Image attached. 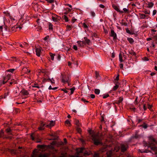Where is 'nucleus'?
Masks as SVG:
<instances>
[{
  "label": "nucleus",
  "instance_id": "52",
  "mask_svg": "<svg viewBox=\"0 0 157 157\" xmlns=\"http://www.w3.org/2000/svg\"><path fill=\"white\" fill-rule=\"evenodd\" d=\"M81 100H82V101H83L84 102H86L87 103L89 102V101H88L86 100L85 99H84L83 98H82L81 99Z\"/></svg>",
  "mask_w": 157,
  "mask_h": 157
},
{
  "label": "nucleus",
  "instance_id": "21",
  "mask_svg": "<svg viewBox=\"0 0 157 157\" xmlns=\"http://www.w3.org/2000/svg\"><path fill=\"white\" fill-rule=\"evenodd\" d=\"M94 93L97 94H98L100 93V90L98 89H95Z\"/></svg>",
  "mask_w": 157,
  "mask_h": 157
},
{
  "label": "nucleus",
  "instance_id": "61",
  "mask_svg": "<svg viewBox=\"0 0 157 157\" xmlns=\"http://www.w3.org/2000/svg\"><path fill=\"white\" fill-rule=\"evenodd\" d=\"M91 98H94L95 97V96L94 94H91L90 95Z\"/></svg>",
  "mask_w": 157,
  "mask_h": 157
},
{
  "label": "nucleus",
  "instance_id": "17",
  "mask_svg": "<svg viewBox=\"0 0 157 157\" xmlns=\"http://www.w3.org/2000/svg\"><path fill=\"white\" fill-rule=\"evenodd\" d=\"M149 138V140L151 141H152L154 143H156V142L155 140L153 138V137L152 136H150Z\"/></svg>",
  "mask_w": 157,
  "mask_h": 157
},
{
  "label": "nucleus",
  "instance_id": "41",
  "mask_svg": "<svg viewBox=\"0 0 157 157\" xmlns=\"http://www.w3.org/2000/svg\"><path fill=\"white\" fill-rule=\"evenodd\" d=\"M95 74L96 77L97 78H98L99 76V73L97 71H95Z\"/></svg>",
  "mask_w": 157,
  "mask_h": 157
},
{
  "label": "nucleus",
  "instance_id": "59",
  "mask_svg": "<svg viewBox=\"0 0 157 157\" xmlns=\"http://www.w3.org/2000/svg\"><path fill=\"white\" fill-rule=\"evenodd\" d=\"M119 66L120 67V68L123 69V64L121 63L120 64Z\"/></svg>",
  "mask_w": 157,
  "mask_h": 157
},
{
  "label": "nucleus",
  "instance_id": "24",
  "mask_svg": "<svg viewBox=\"0 0 157 157\" xmlns=\"http://www.w3.org/2000/svg\"><path fill=\"white\" fill-rule=\"evenodd\" d=\"M65 124H68L69 126H71V124L70 121L68 120H67L65 122Z\"/></svg>",
  "mask_w": 157,
  "mask_h": 157
},
{
  "label": "nucleus",
  "instance_id": "7",
  "mask_svg": "<svg viewBox=\"0 0 157 157\" xmlns=\"http://www.w3.org/2000/svg\"><path fill=\"white\" fill-rule=\"evenodd\" d=\"M36 55L38 56H40V53L41 52V50L40 48H36Z\"/></svg>",
  "mask_w": 157,
  "mask_h": 157
},
{
  "label": "nucleus",
  "instance_id": "12",
  "mask_svg": "<svg viewBox=\"0 0 157 157\" xmlns=\"http://www.w3.org/2000/svg\"><path fill=\"white\" fill-rule=\"evenodd\" d=\"M78 46L80 47H82L84 46V42L83 41H79L77 42Z\"/></svg>",
  "mask_w": 157,
  "mask_h": 157
},
{
  "label": "nucleus",
  "instance_id": "18",
  "mask_svg": "<svg viewBox=\"0 0 157 157\" xmlns=\"http://www.w3.org/2000/svg\"><path fill=\"white\" fill-rule=\"evenodd\" d=\"M112 153V151H109V152H108L107 154V157H111V156Z\"/></svg>",
  "mask_w": 157,
  "mask_h": 157
},
{
  "label": "nucleus",
  "instance_id": "63",
  "mask_svg": "<svg viewBox=\"0 0 157 157\" xmlns=\"http://www.w3.org/2000/svg\"><path fill=\"white\" fill-rule=\"evenodd\" d=\"M61 90L63 91L65 93H67L68 91L65 89H62Z\"/></svg>",
  "mask_w": 157,
  "mask_h": 157
},
{
  "label": "nucleus",
  "instance_id": "44",
  "mask_svg": "<svg viewBox=\"0 0 157 157\" xmlns=\"http://www.w3.org/2000/svg\"><path fill=\"white\" fill-rule=\"evenodd\" d=\"M83 27H84V28H88L87 26V25L85 23H83Z\"/></svg>",
  "mask_w": 157,
  "mask_h": 157
},
{
  "label": "nucleus",
  "instance_id": "2",
  "mask_svg": "<svg viewBox=\"0 0 157 157\" xmlns=\"http://www.w3.org/2000/svg\"><path fill=\"white\" fill-rule=\"evenodd\" d=\"M69 80V78L68 76L64 74H61V82L64 83H68Z\"/></svg>",
  "mask_w": 157,
  "mask_h": 157
},
{
  "label": "nucleus",
  "instance_id": "37",
  "mask_svg": "<svg viewBox=\"0 0 157 157\" xmlns=\"http://www.w3.org/2000/svg\"><path fill=\"white\" fill-rule=\"evenodd\" d=\"M90 13H91V16L93 17H94L95 16V13L94 12L91 11L90 12Z\"/></svg>",
  "mask_w": 157,
  "mask_h": 157
},
{
  "label": "nucleus",
  "instance_id": "14",
  "mask_svg": "<svg viewBox=\"0 0 157 157\" xmlns=\"http://www.w3.org/2000/svg\"><path fill=\"white\" fill-rule=\"evenodd\" d=\"M107 148L106 146H103L101 147L100 149V151L101 152H103L105 151L106 149Z\"/></svg>",
  "mask_w": 157,
  "mask_h": 157
},
{
  "label": "nucleus",
  "instance_id": "48",
  "mask_svg": "<svg viewBox=\"0 0 157 157\" xmlns=\"http://www.w3.org/2000/svg\"><path fill=\"white\" fill-rule=\"evenodd\" d=\"M109 94H106L105 95H104L103 96V98H105L109 97Z\"/></svg>",
  "mask_w": 157,
  "mask_h": 157
},
{
  "label": "nucleus",
  "instance_id": "46",
  "mask_svg": "<svg viewBox=\"0 0 157 157\" xmlns=\"http://www.w3.org/2000/svg\"><path fill=\"white\" fill-rule=\"evenodd\" d=\"M34 135L33 133H32L31 135V137L32 140H34Z\"/></svg>",
  "mask_w": 157,
  "mask_h": 157
},
{
  "label": "nucleus",
  "instance_id": "25",
  "mask_svg": "<svg viewBox=\"0 0 157 157\" xmlns=\"http://www.w3.org/2000/svg\"><path fill=\"white\" fill-rule=\"evenodd\" d=\"M119 60L121 62H122L123 61L122 55L120 53L119 55Z\"/></svg>",
  "mask_w": 157,
  "mask_h": 157
},
{
  "label": "nucleus",
  "instance_id": "53",
  "mask_svg": "<svg viewBox=\"0 0 157 157\" xmlns=\"http://www.w3.org/2000/svg\"><path fill=\"white\" fill-rule=\"evenodd\" d=\"M73 48L75 50H77V46L75 45H74L73 47Z\"/></svg>",
  "mask_w": 157,
  "mask_h": 157
},
{
  "label": "nucleus",
  "instance_id": "8",
  "mask_svg": "<svg viewBox=\"0 0 157 157\" xmlns=\"http://www.w3.org/2000/svg\"><path fill=\"white\" fill-rule=\"evenodd\" d=\"M10 152L12 154H16L17 153H20L21 152V151L20 150L18 151L13 149L11 150Z\"/></svg>",
  "mask_w": 157,
  "mask_h": 157
},
{
  "label": "nucleus",
  "instance_id": "22",
  "mask_svg": "<svg viewBox=\"0 0 157 157\" xmlns=\"http://www.w3.org/2000/svg\"><path fill=\"white\" fill-rule=\"evenodd\" d=\"M4 135V132L2 130L0 132V138L3 137Z\"/></svg>",
  "mask_w": 157,
  "mask_h": 157
},
{
  "label": "nucleus",
  "instance_id": "29",
  "mask_svg": "<svg viewBox=\"0 0 157 157\" xmlns=\"http://www.w3.org/2000/svg\"><path fill=\"white\" fill-rule=\"evenodd\" d=\"M77 130L78 133H80L81 132L82 130L81 129L79 128V127H77Z\"/></svg>",
  "mask_w": 157,
  "mask_h": 157
},
{
  "label": "nucleus",
  "instance_id": "47",
  "mask_svg": "<svg viewBox=\"0 0 157 157\" xmlns=\"http://www.w3.org/2000/svg\"><path fill=\"white\" fill-rule=\"evenodd\" d=\"M143 107L144 110H146L147 109V107L146 106V105L145 104H143Z\"/></svg>",
  "mask_w": 157,
  "mask_h": 157
},
{
  "label": "nucleus",
  "instance_id": "15",
  "mask_svg": "<svg viewBox=\"0 0 157 157\" xmlns=\"http://www.w3.org/2000/svg\"><path fill=\"white\" fill-rule=\"evenodd\" d=\"M149 147L151 148V150L154 151H156V152H155V153H157V147L155 146H151V145Z\"/></svg>",
  "mask_w": 157,
  "mask_h": 157
},
{
  "label": "nucleus",
  "instance_id": "38",
  "mask_svg": "<svg viewBox=\"0 0 157 157\" xmlns=\"http://www.w3.org/2000/svg\"><path fill=\"white\" fill-rule=\"evenodd\" d=\"M14 70H15L14 69H10L7 70V71L8 72H13L14 71Z\"/></svg>",
  "mask_w": 157,
  "mask_h": 157
},
{
  "label": "nucleus",
  "instance_id": "32",
  "mask_svg": "<svg viewBox=\"0 0 157 157\" xmlns=\"http://www.w3.org/2000/svg\"><path fill=\"white\" fill-rule=\"evenodd\" d=\"M123 100V98L122 97H121L119 100L118 101V103L120 104V103Z\"/></svg>",
  "mask_w": 157,
  "mask_h": 157
},
{
  "label": "nucleus",
  "instance_id": "50",
  "mask_svg": "<svg viewBox=\"0 0 157 157\" xmlns=\"http://www.w3.org/2000/svg\"><path fill=\"white\" fill-rule=\"evenodd\" d=\"M6 131L7 133L10 132L11 131V130L10 129L8 128L6 129Z\"/></svg>",
  "mask_w": 157,
  "mask_h": 157
},
{
  "label": "nucleus",
  "instance_id": "10",
  "mask_svg": "<svg viewBox=\"0 0 157 157\" xmlns=\"http://www.w3.org/2000/svg\"><path fill=\"white\" fill-rule=\"evenodd\" d=\"M113 8L116 11H117L118 12H120L121 13H123V11H121L119 9L118 7L117 6L114 5H113Z\"/></svg>",
  "mask_w": 157,
  "mask_h": 157
},
{
  "label": "nucleus",
  "instance_id": "54",
  "mask_svg": "<svg viewBox=\"0 0 157 157\" xmlns=\"http://www.w3.org/2000/svg\"><path fill=\"white\" fill-rule=\"evenodd\" d=\"M49 81V78L48 79H46L44 78L43 79V82H44L47 81Z\"/></svg>",
  "mask_w": 157,
  "mask_h": 157
},
{
  "label": "nucleus",
  "instance_id": "34",
  "mask_svg": "<svg viewBox=\"0 0 157 157\" xmlns=\"http://www.w3.org/2000/svg\"><path fill=\"white\" fill-rule=\"evenodd\" d=\"M52 19L53 21L55 22H57L58 21L56 17H52Z\"/></svg>",
  "mask_w": 157,
  "mask_h": 157
},
{
  "label": "nucleus",
  "instance_id": "35",
  "mask_svg": "<svg viewBox=\"0 0 157 157\" xmlns=\"http://www.w3.org/2000/svg\"><path fill=\"white\" fill-rule=\"evenodd\" d=\"M32 87H36L38 88H40V87L38 86L37 84H34L32 86Z\"/></svg>",
  "mask_w": 157,
  "mask_h": 157
},
{
  "label": "nucleus",
  "instance_id": "33",
  "mask_svg": "<svg viewBox=\"0 0 157 157\" xmlns=\"http://www.w3.org/2000/svg\"><path fill=\"white\" fill-rule=\"evenodd\" d=\"M64 19L65 20V21L66 22H67L68 21V18L67 16L65 15H64Z\"/></svg>",
  "mask_w": 157,
  "mask_h": 157
},
{
  "label": "nucleus",
  "instance_id": "9",
  "mask_svg": "<svg viewBox=\"0 0 157 157\" xmlns=\"http://www.w3.org/2000/svg\"><path fill=\"white\" fill-rule=\"evenodd\" d=\"M21 93L24 95H27L29 94L28 91L25 89H23L21 91Z\"/></svg>",
  "mask_w": 157,
  "mask_h": 157
},
{
  "label": "nucleus",
  "instance_id": "49",
  "mask_svg": "<svg viewBox=\"0 0 157 157\" xmlns=\"http://www.w3.org/2000/svg\"><path fill=\"white\" fill-rule=\"evenodd\" d=\"M119 74H118L117 76V77H116V78H115V80H116L117 81H118L119 79Z\"/></svg>",
  "mask_w": 157,
  "mask_h": 157
},
{
  "label": "nucleus",
  "instance_id": "60",
  "mask_svg": "<svg viewBox=\"0 0 157 157\" xmlns=\"http://www.w3.org/2000/svg\"><path fill=\"white\" fill-rule=\"evenodd\" d=\"M77 19L75 18H73L72 20V23H74L75 22V21H76Z\"/></svg>",
  "mask_w": 157,
  "mask_h": 157
},
{
  "label": "nucleus",
  "instance_id": "43",
  "mask_svg": "<svg viewBox=\"0 0 157 157\" xmlns=\"http://www.w3.org/2000/svg\"><path fill=\"white\" fill-rule=\"evenodd\" d=\"M3 26H4L3 25L0 26V32H3L2 29H3Z\"/></svg>",
  "mask_w": 157,
  "mask_h": 157
},
{
  "label": "nucleus",
  "instance_id": "23",
  "mask_svg": "<svg viewBox=\"0 0 157 157\" xmlns=\"http://www.w3.org/2000/svg\"><path fill=\"white\" fill-rule=\"evenodd\" d=\"M49 54L50 56H51V59L52 60H54V57L55 55L54 54H52L51 53H50Z\"/></svg>",
  "mask_w": 157,
  "mask_h": 157
},
{
  "label": "nucleus",
  "instance_id": "57",
  "mask_svg": "<svg viewBox=\"0 0 157 157\" xmlns=\"http://www.w3.org/2000/svg\"><path fill=\"white\" fill-rule=\"evenodd\" d=\"M45 125V124L42 121H41V123L40 126L43 127Z\"/></svg>",
  "mask_w": 157,
  "mask_h": 157
},
{
  "label": "nucleus",
  "instance_id": "3",
  "mask_svg": "<svg viewBox=\"0 0 157 157\" xmlns=\"http://www.w3.org/2000/svg\"><path fill=\"white\" fill-rule=\"evenodd\" d=\"M18 28L20 29H21V27L19 26L18 25H10L9 29L10 30H11L13 32H15L17 31V29Z\"/></svg>",
  "mask_w": 157,
  "mask_h": 157
},
{
  "label": "nucleus",
  "instance_id": "4",
  "mask_svg": "<svg viewBox=\"0 0 157 157\" xmlns=\"http://www.w3.org/2000/svg\"><path fill=\"white\" fill-rule=\"evenodd\" d=\"M10 75L8 74L6 76L3 77V80L2 81V84H5L9 79H10Z\"/></svg>",
  "mask_w": 157,
  "mask_h": 157
},
{
  "label": "nucleus",
  "instance_id": "16",
  "mask_svg": "<svg viewBox=\"0 0 157 157\" xmlns=\"http://www.w3.org/2000/svg\"><path fill=\"white\" fill-rule=\"evenodd\" d=\"M84 39L85 40L86 43L88 45H90V40L88 39L86 37H84Z\"/></svg>",
  "mask_w": 157,
  "mask_h": 157
},
{
  "label": "nucleus",
  "instance_id": "19",
  "mask_svg": "<svg viewBox=\"0 0 157 157\" xmlns=\"http://www.w3.org/2000/svg\"><path fill=\"white\" fill-rule=\"evenodd\" d=\"M22 70L25 71V73H27L28 72L30 73V71L28 70L26 68H23Z\"/></svg>",
  "mask_w": 157,
  "mask_h": 157
},
{
  "label": "nucleus",
  "instance_id": "64",
  "mask_svg": "<svg viewBox=\"0 0 157 157\" xmlns=\"http://www.w3.org/2000/svg\"><path fill=\"white\" fill-rule=\"evenodd\" d=\"M49 37V36H46L44 38V40H47L48 38Z\"/></svg>",
  "mask_w": 157,
  "mask_h": 157
},
{
  "label": "nucleus",
  "instance_id": "13",
  "mask_svg": "<svg viewBox=\"0 0 157 157\" xmlns=\"http://www.w3.org/2000/svg\"><path fill=\"white\" fill-rule=\"evenodd\" d=\"M49 155L48 153L44 154H40L38 157H48Z\"/></svg>",
  "mask_w": 157,
  "mask_h": 157
},
{
  "label": "nucleus",
  "instance_id": "6",
  "mask_svg": "<svg viewBox=\"0 0 157 157\" xmlns=\"http://www.w3.org/2000/svg\"><path fill=\"white\" fill-rule=\"evenodd\" d=\"M127 145L122 144L121 145V151L123 152L125 151L128 148Z\"/></svg>",
  "mask_w": 157,
  "mask_h": 157
},
{
  "label": "nucleus",
  "instance_id": "28",
  "mask_svg": "<svg viewBox=\"0 0 157 157\" xmlns=\"http://www.w3.org/2000/svg\"><path fill=\"white\" fill-rule=\"evenodd\" d=\"M45 147H46V145H38L37 146V147L38 148H42Z\"/></svg>",
  "mask_w": 157,
  "mask_h": 157
},
{
  "label": "nucleus",
  "instance_id": "55",
  "mask_svg": "<svg viewBox=\"0 0 157 157\" xmlns=\"http://www.w3.org/2000/svg\"><path fill=\"white\" fill-rule=\"evenodd\" d=\"M94 157H99L98 154L97 153H95L93 156Z\"/></svg>",
  "mask_w": 157,
  "mask_h": 157
},
{
  "label": "nucleus",
  "instance_id": "27",
  "mask_svg": "<svg viewBox=\"0 0 157 157\" xmlns=\"http://www.w3.org/2000/svg\"><path fill=\"white\" fill-rule=\"evenodd\" d=\"M154 5V4L152 2H150L148 3V7L149 8L152 7Z\"/></svg>",
  "mask_w": 157,
  "mask_h": 157
},
{
  "label": "nucleus",
  "instance_id": "20",
  "mask_svg": "<svg viewBox=\"0 0 157 157\" xmlns=\"http://www.w3.org/2000/svg\"><path fill=\"white\" fill-rule=\"evenodd\" d=\"M127 40L129 42L130 44H132L134 42V40L133 39L131 38H127Z\"/></svg>",
  "mask_w": 157,
  "mask_h": 157
},
{
  "label": "nucleus",
  "instance_id": "5",
  "mask_svg": "<svg viewBox=\"0 0 157 157\" xmlns=\"http://www.w3.org/2000/svg\"><path fill=\"white\" fill-rule=\"evenodd\" d=\"M110 36L113 37V40L116 39H117V34L113 29H111V34Z\"/></svg>",
  "mask_w": 157,
  "mask_h": 157
},
{
  "label": "nucleus",
  "instance_id": "30",
  "mask_svg": "<svg viewBox=\"0 0 157 157\" xmlns=\"http://www.w3.org/2000/svg\"><path fill=\"white\" fill-rule=\"evenodd\" d=\"M119 87V86L118 85H117V84H116L115 86H114L113 89V90H116L117 88H118V87Z\"/></svg>",
  "mask_w": 157,
  "mask_h": 157
},
{
  "label": "nucleus",
  "instance_id": "1",
  "mask_svg": "<svg viewBox=\"0 0 157 157\" xmlns=\"http://www.w3.org/2000/svg\"><path fill=\"white\" fill-rule=\"evenodd\" d=\"M92 140L94 141V144L96 145L102 144L101 142L102 140V137L96 134L92 135Z\"/></svg>",
  "mask_w": 157,
  "mask_h": 157
},
{
  "label": "nucleus",
  "instance_id": "31",
  "mask_svg": "<svg viewBox=\"0 0 157 157\" xmlns=\"http://www.w3.org/2000/svg\"><path fill=\"white\" fill-rule=\"evenodd\" d=\"M129 53L132 55H136L135 52H134L133 51V50H131V51H129Z\"/></svg>",
  "mask_w": 157,
  "mask_h": 157
},
{
  "label": "nucleus",
  "instance_id": "26",
  "mask_svg": "<svg viewBox=\"0 0 157 157\" xmlns=\"http://www.w3.org/2000/svg\"><path fill=\"white\" fill-rule=\"evenodd\" d=\"M75 124L77 125V127H80V124H79V121L78 120H77L76 121Z\"/></svg>",
  "mask_w": 157,
  "mask_h": 157
},
{
  "label": "nucleus",
  "instance_id": "39",
  "mask_svg": "<svg viewBox=\"0 0 157 157\" xmlns=\"http://www.w3.org/2000/svg\"><path fill=\"white\" fill-rule=\"evenodd\" d=\"M49 81H50L52 83H55V82H54V79H53V78H52V79L49 78Z\"/></svg>",
  "mask_w": 157,
  "mask_h": 157
},
{
  "label": "nucleus",
  "instance_id": "42",
  "mask_svg": "<svg viewBox=\"0 0 157 157\" xmlns=\"http://www.w3.org/2000/svg\"><path fill=\"white\" fill-rule=\"evenodd\" d=\"M137 99H138V97H137L136 98V99L135 101H134V103L135 105H137L138 104V102H137Z\"/></svg>",
  "mask_w": 157,
  "mask_h": 157
},
{
  "label": "nucleus",
  "instance_id": "36",
  "mask_svg": "<svg viewBox=\"0 0 157 157\" xmlns=\"http://www.w3.org/2000/svg\"><path fill=\"white\" fill-rule=\"evenodd\" d=\"M75 90V88L74 87H72L70 89V90H71V94H72L73 92Z\"/></svg>",
  "mask_w": 157,
  "mask_h": 157
},
{
  "label": "nucleus",
  "instance_id": "11",
  "mask_svg": "<svg viewBox=\"0 0 157 157\" xmlns=\"http://www.w3.org/2000/svg\"><path fill=\"white\" fill-rule=\"evenodd\" d=\"M55 124V121H52L50 122V123L49 124V125H47L46 126V127H48V126H51V127L53 126Z\"/></svg>",
  "mask_w": 157,
  "mask_h": 157
},
{
  "label": "nucleus",
  "instance_id": "40",
  "mask_svg": "<svg viewBox=\"0 0 157 157\" xmlns=\"http://www.w3.org/2000/svg\"><path fill=\"white\" fill-rule=\"evenodd\" d=\"M123 10L125 13H126V12H127L128 13H129L128 10L126 8H124L123 9Z\"/></svg>",
  "mask_w": 157,
  "mask_h": 157
},
{
  "label": "nucleus",
  "instance_id": "62",
  "mask_svg": "<svg viewBox=\"0 0 157 157\" xmlns=\"http://www.w3.org/2000/svg\"><path fill=\"white\" fill-rule=\"evenodd\" d=\"M99 7L102 8H104L105 7L102 4H100Z\"/></svg>",
  "mask_w": 157,
  "mask_h": 157
},
{
  "label": "nucleus",
  "instance_id": "56",
  "mask_svg": "<svg viewBox=\"0 0 157 157\" xmlns=\"http://www.w3.org/2000/svg\"><path fill=\"white\" fill-rule=\"evenodd\" d=\"M121 24L122 25H124L125 26H127V24L126 22H122L121 23Z\"/></svg>",
  "mask_w": 157,
  "mask_h": 157
},
{
  "label": "nucleus",
  "instance_id": "58",
  "mask_svg": "<svg viewBox=\"0 0 157 157\" xmlns=\"http://www.w3.org/2000/svg\"><path fill=\"white\" fill-rule=\"evenodd\" d=\"M157 11L156 10H154L153 12V15H154L156 13Z\"/></svg>",
  "mask_w": 157,
  "mask_h": 157
},
{
  "label": "nucleus",
  "instance_id": "51",
  "mask_svg": "<svg viewBox=\"0 0 157 157\" xmlns=\"http://www.w3.org/2000/svg\"><path fill=\"white\" fill-rule=\"evenodd\" d=\"M83 148H81L78 151V152L79 153H82L83 152Z\"/></svg>",
  "mask_w": 157,
  "mask_h": 157
},
{
  "label": "nucleus",
  "instance_id": "45",
  "mask_svg": "<svg viewBox=\"0 0 157 157\" xmlns=\"http://www.w3.org/2000/svg\"><path fill=\"white\" fill-rule=\"evenodd\" d=\"M39 130H43L44 128L43 127H42V126H40L38 128Z\"/></svg>",
  "mask_w": 157,
  "mask_h": 157
}]
</instances>
